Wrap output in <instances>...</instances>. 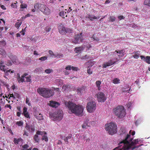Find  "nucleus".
<instances>
[{"instance_id": "obj_1", "label": "nucleus", "mask_w": 150, "mask_h": 150, "mask_svg": "<svg viewBox=\"0 0 150 150\" xmlns=\"http://www.w3.org/2000/svg\"><path fill=\"white\" fill-rule=\"evenodd\" d=\"M130 134H127L125 139L119 143V146L113 150H133L136 147L132 146L136 144L138 142V139H135L132 141V138L130 139Z\"/></svg>"}, {"instance_id": "obj_2", "label": "nucleus", "mask_w": 150, "mask_h": 150, "mask_svg": "<svg viewBox=\"0 0 150 150\" xmlns=\"http://www.w3.org/2000/svg\"><path fill=\"white\" fill-rule=\"evenodd\" d=\"M65 105L73 113L77 116L81 115L83 108L82 105H76L74 103L70 101L66 102Z\"/></svg>"}, {"instance_id": "obj_3", "label": "nucleus", "mask_w": 150, "mask_h": 150, "mask_svg": "<svg viewBox=\"0 0 150 150\" xmlns=\"http://www.w3.org/2000/svg\"><path fill=\"white\" fill-rule=\"evenodd\" d=\"M37 91L40 95L45 98H50L54 94L53 91L47 88H39L37 89Z\"/></svg>"}, {"instance_id": "obj_4", "label": "nucleus", "mask_w": 150, "mask_h": 150, "mask_svg": "<svg viewBox=\"0 0 150 150\" xmlns=\"http://www.w3.org/2000/svg\"><path fill=\"white\" fill-rule=\"evenodd\" d=\"M113 112L118 118L122 119L125 117L126 112L123 106L119 105L114 108Z\"/></svg>"}, {"instance_id": "obj_5", "label": "nucleus", "mask_w": 150, "mask_h": 150, "mask_svg": "<svg viewBox=\"0 0 150 150\" xmlns=\"http://www.w3.org/2000/svg\"><path fill=\"white\" fill-rule=\"evenodd\" d=\"M105 129L110 134L116 133L117 131V127L114 122H110L105 125Z\"/></svg>"}, {"instance_id": "obj_6", "label": "nucleus", "mask_w": 150, "mask_h": 150, "mask_svg": "<svg viewBox=\"0 0 150 150\" xmlns=\"http://www.w3.org/2000/svg\"><path fill=\"white\" fill-rule=\"evenodd\" d=\"M49 115L51 119L54 121L61 120L63 116V113L61 110H59L53 113L50 112Z\"/></svg>"}, {"instance_id": "obj_7", "label": "nucleus", "mask_w": 150, "mask_h": 150, "mask_svg": "<svg viewBox=\"0 0 150 150\" xmlns=\"http://www.w3.org/2000/svg\"><path fill=\"white\" fill-rule=\"evenodd\" d=\"M86 108L88 112H94L96 109V104L95 102L92 101L88 103Z\"/></svg>"}, {"instance_id": "obj_8", "label": "nucleus", "mask_w": 150, "mask_h": 150, "mask_svg": "<svg viewBox=\"0 0 150 150\" xmlns=\"http://www.w3.org/2000/svg\"><path fill=\"white\" fill-rule=\"evenodd\" d=\"M82 33H81L79 34L75 35L74 37V40L73 42L75 44H79L81 42L83 41V38L82 35Z\"/></svg>"}, {"instance_id": "obj_9", "label": "nucleus", "mask_w": 150, "mask_h": 150, "mask_svg": "<svg viewBox=\"0 0 150 150\" xmlns=\"http://www.w3.org/2000/svg\"><path fill=\"white\" fill-rule=\"evenodd\" d=\"M118 60L117 58H114L109 60L108 61L103 64V67L106 68L107 67L111 66L118 61Z\"/></svg>"}, {"instance_id": "obj_10", "label": "nucleus", "mask_w": 150, "mask_h": 150, "mask_svg": "<svg viewBox=\"0 0 150 150\" xmlns=\"http://www.w3.org/2000/svg\"><path fill=\"white\" fill-rule=\"evenodd\" d=\"M97 98L98 101L100 102H104L106 99L104 93L102 92L98 93L97 94Z\"/></svg>"}, {"instance_id": "obj_11", "label": "nucleus", "mask_w": 150, "mask_h": 150, "mask_svg": "<svg viewBox=\"0 0 150 150\" xmlns=\"http://www.w3.org/2000/svg\"><path fill=\"white\" fill-rule=\"evenodd\" d=\"M8 56L14 64H18V60L16 59V57L15 56H13L12 53H9L8 54Z\"/></svg>"}, {"instance_id": "obj_12", "label": "nucleus", "mask_w": 150, "mask_h": 150, "mask_svg": "<svg viewBox=\"0 0 150 150\" xmlns=\"http://www.w3.org/2000/svg\"><path fill=\"white\" fill-rule=\"evenodd\" d=\"M66 28L62 23L60 24L58 27L59 33L62 35L66 33Z\"/></svg>"}, {"instance_id": "obj_13", "label": "nucleus", "mask_w": 150, "mask_h": 150, "mask_svg": "<svg viewBox=\"0 0 150 150\" xmlns=\"http://www.w3.org/2000/svg\"><path fill=\"white\" fill-rule=\"evenodd\" d=\"M25 128L27 130L31 131V132H33L35 130V127L33 123L30 124V122H26Z\"/></svg>"}, {"instance_id": "obj_14", "label": "nucleus", "mask_w": 150, "mask_h": 150, "mask_svg": "<svg viewBox=\"0 0 150 150\" xmlns=\"http://www.w3.org/2000/svg\"><path fill=\"white\" fill-rule=\"evenodd\" d=\"M27 75V74L25 73L21 77L20 74H17V80L18 82L20 83L25 81L24 78Z\"/></svg>"}, {"instance_id": "obj_15", "label": "nucleus", "mask_w": 150, "mask_h": 150, "mask_svg": "<svg viewBox=\"0 0 150 150\" xmlns=\"http://www.w3.org/2000/svg\"><path fill=\"white\" fill-rule=\"evenodd\" d=\"M34 114L35 116L38 120H41L43 119L42 115L39 113V112L37 110L34 111Z\"/></svg>"}, {"instance_id": "obj_16", "label": "nucleus", "mask_w": 150, "mask_h": 150, "mask_svg": "<svg viewBox=\"0 0 150 150\" xmlns=\"http://www.w3.org/2000/svg\"><path fill=\"white\" fill-rule=\"evenodd\" d=\"M48 104L50 106L54 108L57 107L60 105L59 103L53 101H50Z\"/></svg>"}, {"instance_id": "obj_17", "label": "nucleus", "mask_w": 150, "mask_h": 150, "mask_svg": "<svg viewBox=\"0 0 150 150\" xmlns=\"http://www.w3.org/2000/svg\"><path fill=\"white\" fill-rule=\"evenodd\" d=\"M140 57L142 60L146 62L147 64H150V56H146L145 57L143 55H141Z\"/></svg>"}, {"instance_id": "obj_18", "label": "nucleus", "mask_w": 150, "mask_h": 150, "mask_svg": "<svg viewBox=\"0 0 150 150\" xmlns=\"http://www.w3.org/2000/svg\"><path fill=\"white\" fill-rule=\"evenodd\" d=\"M27 108L25 107H24L23 109V114L25 117L28 118H30L29 115L28 114V113L27 111Z\"/></svg>"}, {"instance_id": "obj_19", "label": "nucleus", "mask_w": 150, "mask_h": 150, "mask_svg": "<svg viewBox=\"0 0 150 150\" xmlns=\"http://www.w3.org/2000/svg\"><path fill=\"white\" fill-rule=\"evenodd\" d=\"M116 52L117 53H118L120 55H117L118 57H122L124 55V52L123 50H120L119 51L116 50L113 52L114 54H115Z\"/></svg>"}, {"instance_id": "obj_20", "label": "nucleus", "mask_w": 150, "mask_h": 150, "mask_svg": "<svg viewBox=\"0 0 150 150\" xmlns=\"http://www.w3.org/2000/svg\"><path fill=\"white\" fill-rule=\"evenodd\" d=\"M42 12L44 14L46 15H49L50 13V9L47 6L45 7L44 10Z\"/></svg>"}, {"instance_id": "obj_21", "label": "nucleus", "mask_w": 150, "mask_h": 150, "mask_svg": "<svg viewBox=\"0 0 150 150\" xmlns=\"http://www.w3.org/2000/svg\"><path fill=\"white\" fill-rule=\"evenodd\" d=\"M68 13V11L67 12L65 11H62L59 13V15L63 18H65V17H67V14Z\"/></svg>"}, {"instance_id": "obj_22", "label": "nucleus", "mask_w": 150, "mask_h": 150, "mask_svg": "<svg viewBox=\"0 0 150 150\" xmlns=\"http://www.w3.org/2000/svg\"><path fill=\"white\" fill-rule=\"evenodd\" d=\"M91 123V122H84L82 125V127L83 129L87 128L90 126Z\"/></svg>"}, {"instance_id": "obj_23", "label": "nucleus", "mask_w": 150, "mask_h": 150, "mask_svg": "<svg viewBox=\"0 0 150 150\" xmlns=\"http://www.w3.org/2000/svg\"><path fill=\"white\" fill-rule=\"evenodd\" d=\"M85 87L84 86H81L77 88L76 92L78 93H81V92L85 91Z\"/></svg>"}, {"instance_id": "obj_24", "label": "nucleus", "mask_w": 150, "mask_h": 150, "mask_svg": "<svg viewBox=\"0 0 150 150\" xmlns=\"http://www.w3.org/2000/svg\"><path fill=\"white\" fill-rule=\"evenodd\" d=\"M87 17L91 21H93V19H97V18L94 16H92L90 14L87 15Z\"/></svg>"}, {"instance_id": "obj_25", "label": "nucleus", "mask_w": 150, "mask_h": 150, "mask_svg": "<svg viewBox=\"0 0 150 150\" xmlns=\"http://www.w3.org/2000/svg\"><path fill=\"white\" fill-rule=\"evenodd\" d=\"M46 6L43 4H39V10L42 12L43 11L45 8Z\"/></svg>"}, {"instance_id": "obj_26", "label": "nucleus", "mask_w": 150, "mask_h": 150, "mask_svg": "<svg viewBox=\"0 0 150 150\" xmlns=\"http://www.w3.org/2000/svg\"><path fill=\"white\" fill-rule=\"evenodd\" d=\"M46 6L43 4H39V10L42 12L43 11L45 8Z\"/></svg>"}, {"instance_id": "obj_27", "label": "nucleus", "mask_w": 150, "mask_h": 150, "mask_svg": "<svg viewBox=\"0 0 150 150\" xmlns=\"http://www.w3.org/2000/svg\"><path fill=\"white\" fill-rule=\"evenodd\" d=\"M74 51L76 53H79L81 52V51L82 50V49L81 47H76L75 48Z\"/></svg>"}, {"instance_id": "obj_28", "label": "nucleus", "mask_w": 150, "mask_h": 150, "mask_svg": "<svg viewBox=\"0 0 150 150\" xmlns=\"http://www.w3.org/2000/svg\"><path fill=\"white\" fill-rule=\"evenodd\" d=\"M112 82L115 84H118L120 83V80L117 78H115L112 80Z\"/></svg>"}, {"instance_id": "obj_29", "label": "nucleus", "mask_w": 150, "mask_h": 150, "mask_svg": "<svg viewBox=\"0 0 150 150\" xmlns=\"http://www.w3.org/2000/svg\"><path fill=\"white\" fill-rule=\"evenodd\" d=\"M0 54L2 55L3 56H6V53L5 51L1 48H0Z\"/></svg>"}, {"instance_id": "obj_30", "label": "nucleus", "mask_w": 150, "mask_h": 150, "mask_svg": "<svg viewBox=\"0 0 150 150\" xmlns=\"http://www.w3.org/2000/svg\"><path fill=\"white\" fill-rule=\"evenodd\" d=\"M3 64V63H0V69L4 72L6 71V69H5V66Z\"/></svg>"}, {"instance_id": "obj_31", "label": "nucleus", "mask_w": 150, "mask_h": 150, "mask_svg": "<svg viewBox=\"0 0 150 150\" xmlns=\"http://www.w3.org/2000/svg\"><path fill=\"white\" fill-rule=\"evenodd\" d=\"M5 74L6 76H8L9 75V73H13L14 72V71H12L11 69L6 70V71H4Z\"/></svg>"}, {"instance_id": "obj_32", "label": "nucleus", "mask_w": 150, "mask_h": 150, "mask_svg": "<svg viewBox=\"0 0 150 150\" xmlns=\"http://www.w3.org/2000/svg\"><path fill=\"white\" fill-rule=\"evenodd\" d=\"M139 54L137 52H136L132 56L133 57L136 59H137L139 57Z\"/></svg>"}, {"instance_id": "obj_33", "label": "nucleus", "mask_w": 150, "mask_h": 150, "mask_svg": "<svg viewBox=\"0 0 150 150\" xmlns=\"http://www.w3.org/2000/svg\"><path fill=\"white\" fill-rule=\"evenodd\" d=\"M36 134L38 135H42L43 134H45V135L47 134V133L45 132H41L39 131H38L37 132Z\"/></svg>"}, {"instance_id": "obj_34", "label": "nucleus", "mask_w": 150, "mask_h": 150, "mask_svg": "<svg viewBox=\"0 0 150 150\" xmlns=\"http://www.w3.org/2000/svg\"><path fill=\"white\" fill-rule=\"evenodd\" d=\"M144 4L150 6V0H145Z\"/></svg>"}, {"instance_id": "obj_35", "label": "nucleus", "mask_w": 150, "mask_h": 150, "mask_svg": "<svg viewBox=\"0 0 150 150\" xmlns=\"http://www.w3.org/2000/svg\"><path fill=\"white\" fill-rule=\"evenodd\" d=\"M40 4L38 3H37L35 4L34 5V8L35 10H38V9H39Z\"/></svg>"}, {"instance_id": "obj_36", "label": "nucleus", "mask_w": 150, "mask_h": 150, "mask_svg": "<svg viewBox=\"0 0 150 150\" xmlns=\"http://www.w3.org/2000/svg\"><path fill=\"white\" fill-rule=\"evenodd\" d=\"M34 139L35 140V141L36 142H38L39 139L38 138V135L37 134H35L34 137Z\"/></svg>"}, {"instance_id": "obj_37", "label": "nucleus", "mask_w": 150, "mask_h": 150, "mask_svg": "<svg viewBox=\"0 0 150 150\" xmlns=\"http://www.w3.org/2000/svg\"><path fill=\"white\" fill-rule=\"evenodd\" d=\"M91 40L93 41H98L99 40V39L98 37H94V35H93L92 37L91 38Z\"/></svg>"}, {"instance_id": "obj_38", "label": "nucleus", "mask_w": 150, "mask_h": 150, "mask_svg": "<svg viewBox=\"0 0 150 150\" xmlns=\"http://www.w3.org/2000/svg\"><path fill=\"white\" fill-rule=\"evenodd\" d=\"M45 73L47 74H50L51 72H53V71L52 69H46L45 71Z\"/></svg>"}, {"instance_id": "obj_39", "label": "nucleus", "mask_w": 150, "mask_h": 150, "mask_svg": "<svg viewBox=\"0 0 150 150\" xmlns=\"http://www.w3.org/2000/svg\"><path fill=\"white\" fill-rule=\"evenodd\" d=\"M26 79V81L27 82H30L31 81V76L29 75L28 76H26L25 77Z\"/></svg>"}, {"instance_id": "obj_40", "label": "nucleus", "mask_w": 150, "mask_h": 150, "mask_svg": "<svg viewBox=\"0 0 150 150\" xmlns=\"http://www.w3.org/2000/svg\"><path fill=\"white\" fill-rule=\"evenodd\" d=\"M47 56H43L39 58V60L42 61H44L47 59Z\"/></svg>"}, {"instance_id": "obj_41", "label": "nucleus", "mask_w": 150, "mask_h": 150, "mask_svg": "<svg viewBox=\"0 0 150 150\" xmlns=\"http://www.w3.org/2000/svg\"><path fill=\"white\" fill-rule=\"evenodd\" d=\"M101 82L100 81H97L96 83V84L98 88L100 86V85L101 84Z\"/></svg>"}, {"instance_id": "obj_42", "label": "nucleus", "mask_w": 150, "mask_h": 150, "mask_svg": "<svg viewBox=\"0 0 150 150\" xmlns=\"http://www.w3.org/2000/svg\"><path fill=\"white\" fill-rule=\"evenodd\" d=\"M110 20L111 22H113L115 20V18L114 16H110Z\"/></svg>"}, {"instance_id": "obj_43", "label": "nucleus", "mask_w": 150, "mask_h": 150, "mask_svg": "<svg viewBox=\"0 0 150 150\" xmlns=\"http://www.w3.org/2000/svg\"><path fill=\"white\" fill-rule=\"evenodd\" d=\"M22 23V22H17L15 26L17 29H18L20 26L21 25Z\"/></svg>"}, {"instance_id": "obj_44", "label": "nucleus", "mask_w": 150, "mask_h": 150, "mask_svg": "<svg viewBox=\"0 0 150 150\" xmlns=\"http://www.w3.org/2000/svg\"><path fill=\"white\" fill-rule=\"evenodd\" d=\"M42 140H45V141L47 142L48 139L47 136L46 135L43 136L42 138Z\"/></svg>"}, {"instance_id": "obj_45", "label": "nucleus", "mask_w": 150, "mask_h": 150, "mask_svg": "<svg viewBox=\"0 0 150 150\" xmlns=\"http://www.w3.org/2000/svg\"><path fill=\"white\" fill-rule=\"evenodd\" d=\"M48 52L50 54L52 57H54L55 54L53 53V52L51 50H49Z\"/></svg>"}, {"instance_id": "obj_46", "label": "nucleus", "mask_w": 150, "mask_h": 150, "mask_svg": "<svg viewBox=\"0 0 150 150\" xmlns=\"http://www.w3.org/2000/svg\"><path fill=\"white\" fill-rule=\"evenodd\" d=\"M27 5L26 4H21L20 5V7L21 8H26L27 7Z\"/></svg>"}, {"instance_id": "obj_47", "label": "nucleus", "mask_w": 150, "mask_h": 150, "mask_svg": "<svg viewBox=\"0 0 150 150\" xmlns=\"http://www.w3.org/2000/svg\"><path fill=\"white\" fill-rule=\"evenodd\" d=\"M66 33H70L72 32V30L69 28H67L66 29Z\"/></svg>"}, {"instance_id": "obj_48", "label": "nucleus", "mask_w": 150, "mask_h": 150, "mask_svg": "<svg viewBox=\"0 0 150 150\" xmlns=\"http://www.w3.org/2000/svg\"><path fill=\"white\" fill-rule=\"evenodd\" d=\"M65 69L66 70H70L71 69V66L68 65L65 67Z\"/></svg>"}, {"instance_id": "obj_49", "label": "nucleus", "mask_w": 150, "mask_h": 150, "mask_svg": "<svg viewBox=\"0 0 150 150\" xmlns=\"http://www.w3.org/2000/svg\"><path fill=\"white\" fill-rule=\"evenodd\" d=\"M69 86L68 85H64L62 87V89L64 91H65L68 88Z\"/></svg>"}, {"instance_id": "obj_50", "label": "nucleus", "mask_w": 150, "mask_h": 150, "mask_svg": "<svg viewBox=\"0 0 150 150\" xmlns=\"http://www.w3.org/2000/svg\"><path fill=\"white\" fill-rule=\"evenodd\" d=\"M26 103L28 104V105H31V104L29 102V99L28 98H26Z\"/></svg>"}, {"instance_id": "obj_51", "label": "nucleus", "mask_w": 150, "mask_h": 150, "mask_svg": "<svg viewBox=\"0 0 150 150\" xmlns=\"http://www.w3.org/2000/svg\"><path fill=\"white\" fill-rule=\"evenodd\" d=\"M72 70L76 71L78 70V67L71 66V69Z\"/></svg>"}, {"instance_id": "obj_52", "label": "nucleus", "mask_w": 150, "mask_h": 150, "mask_svg": "<svg viewBox=\"0 0 150 150\" xmlns=\"http://www.w3.org/2000/svg\"><path fill=\"white\" fill-rule=\"evenodd\" d=\"M51 30V28L50 27H46L45 28V30L46 32H48L50 31Z\"/></svg>"}, {"instance_id": "obj_53", "label": "nucleus", "mask_w": 150, "mask_h": 150, "mask_svg": "<svg viewBox=\"0 0 150 150\" xmlns=\"http://www.w3.org/2000/svg\"><path fill=\"white\" fill-rule=\"evenodd\" d=\"M19 141V140L17 139L16 138H14V139L13 142L16 144H18Z\"/></svg>"}, {"instance_id": "obj_54", "label": "nucleus", "mask_w": 150, "mask_h": 150, "mask_svg": "<svg viewBox=\"0 0 150 150\" xmlns=\"http://www.w3.org/2000/svg\"><path fill=\"white\" fill-rule=\"evenodd\" d=\"M6 64L8 66H11L12 64V63L10 61H8L6 63Z\"/></svg>"}, {"instance_id": "obj_55", "label": "nucleus", "mask_w": 150, "mask_h": 150, "mask_svg": "<svg viewBox=\"0 0 150 150\" xmlns=\"http://www.w3.org/2000/svg\"><path fill=\"white\" fill-rule=\"evenodd\" d=\"M118 18L120 20H121L122 19H124L125 18V17H124L123 16H118Z\"/></svg>"}, {"instance_id": "obj_56", "label": "nucleus", "mask_w": 150, "mask_h": 150, "mask_svg": "<svg viewBox=\"0 0 150 150\" xmlns=\"http://www.w3.org/2000/svg\"><path fill=\"white\" fill-rule=\"evenodd\" d=\"M11 6L13 8H16L17 7V5L16 3L12 4L11 5Z\"/></svg>"}, {"instance_id": "obj_57", "label": "nucleus", "mask_w": 150, "mask_h": 150, "mask_svg": "<svg viewBox=\"0 0 150 150\" xmlns=\"http://www.w3.org/2000/svg\"><path fill=\"white\" fill-rule=\"evenodd\" d=\"M5 108H9L10 109H11L12 108L11 106L10 105L6 104L5 105Z\"/></svg>"}, {"instance_id": "obj_58", "label": "nucleus", "mask_w": 150, "mask_h": 150, "mask_svg": "<svg viewBox=\"0 0 150 150\" xmlns=\"http://www.w3.org/2000/svg\"><path fill=\"white\" fill-rule=\"evenodd\" d=\"M1 43L3 44V46H5L6 44V42L4 41H0V45H1Z\"/></svg>"}, {"instance_id": "obj_59", "label": "nucleus", "mask_w": 150, "mask_h": 150, "mask_svg": "<svg viewBox=\"0 0 150 150\" xmlns=\"http://www.w3.org/2000/svg\"><path fill=\"white\" fill-rule=\"evenodd\" d=\"M87 73L89 74H92V71H91L90 69L89 68L87 70Z\"/></svg>"}, {"instance_id": "obj_60", "label": "nucleus", "mask_w": 150, "mask_h": 150, "mask_svg": "<svg viewBox=\"0 0 150 150\" xmlns=\"http://www.w3.org/2000/svg\"><path fill=\"white\" fill-rule=\"evenodd\" d=\"M61 56L63 57V55H62V54L60 55L59 54H57L56 55H55L54 57H60Z\"/></svg>"}, {"instance_id": "obj_61", "label": "nucleus", "mask_w": 150, "mask_h": 150, "mask_svg": "<svg viewBox=\"0 0 150 150\" xmlns=\"http://www.w3.org/2000/svg\"><path fill=\"white\" fill-rule=\"evenodd\" d=\"M63 139L65 141V142H66L67 144L69 142L68 140V139L66 138V137H64Z\"/></svg>"}, {"instance_id": "obj_62", "label": "nucleus", "mask_w": 150, "mask_h": 150, "mask_svg": "<svg viewBox=\"0 0 150 150\" xmlns=\"http://www.w3.org/2000/svg\"><path fill=\"white\" fill-rule=\"evenodd\" d=\"M17 109L18 110L19 112H21L22 111L21 109V108L20 106H17Z\"/></svg>"}, {"instance_id": "obj_63", "label": "nucleus", "mask_w": 150, "mask_h": 150, "mask_svg": "<svg viewBox=\"0 0 150 150\" xmlns=\"http://www.w3.org/2000/svg\"><path fill=\"white\" fill-rule=\"evenodd\" d=\"M16 124L18 126H21L23 125V122H16Z\"/></svg>"}, {"instance_id": "obj_64", "label": "nucleus", "mask_w": 150, "mask_h": 150, "mask_svg": "<svg viewBox=\"0 0 150 150\" xmlns=\"http://www.w3.org/2000/svg\"><path fill=\"white\" fill-rule=\"evenodd\" d=\"M72 137V135L71 134H69L68 135V136L66 137V138L68 139H70Z\"/></svg>"}]
</instances>
